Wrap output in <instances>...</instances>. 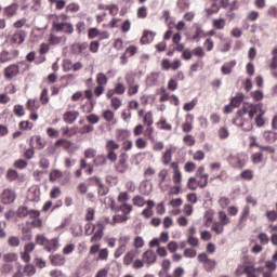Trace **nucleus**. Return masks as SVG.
<instances>
[{"instance_id": "nucleus-1", "label": "nucleus", "mask_w": 277, "mask_h": 277, "mask_svg": "<svg viewBox=\"0 0 277 277\" xmlns=\"http://www.w3.org/2000/svg\"><path fill=\"white\" fill-rule=\"evenodd\" d=\"M261 109H263V103L252 104L250 102H245L242 108L237 111V118H241V120H243V116L248 114L252 121L254 116H256Z\"/></svg>"}, {"instance_id": "nucleus-2", "label": "nucleus", "mask_w": 277, "mask_h": 277, "mask_svg": "<svg viewBox=\"0 0 277 277\" xmlns=\"http://www.w3.org/2000/svg\"><path fill=\"white\" fill-rule=\"evenodd\" d=\"M120 148V144H118L114 140H108L105 145V150L107 153V159L108 161H111V163H116L118 161V154H116V150Z\"/></svg>"}, {"instance_id": "nucleus-3", "label": "nucleus", "mask_w": 277, "mask_h": 277, "mask_svg": "<svg viewBox=\"0 0 277 277\" xmlns=\"http://www.w3.org/2000/svg\"><path fill=\"white\" fill-rule=\"evenodd\" d=\"M115 170L118 174H126L129 172V154L121 153L118 157V161L115 163Z\"/></svg>"}, {"instance_id": "nucleus-4", "label": "nucleus", "mask_w": 277, "mask_h": 277, "mask_svg": "<svg viewBox=\"0 0 277 277\" xmlns=\"http://www.w3.org/2000/svg\"><path fill=\"white\" fill-rule=\"evenodd\" d=\"M232 124H235L236 127H240L242 131H252L254 129V124L252 123V119H246L242 116V119L237 117L236 113V118L233 119Z\"/></svg>"}, {"instance_id": "nucleus-5", "label": "nucleus", "mask_w": 277, "mask_h": 277, "mask_svg": "<svg viewBox=\"0 0 277 277\" xmlns=\"http://www.w3.org/2000/svg\"><path fill=\"white\" fill-rule=\"evenodd\" d=\"M16 57H18V50L16 49L3 50L0 53L1 64H5L6 62H12V60H16Z\"/></svg>"}, {"instance_id": "nucleus-6", "label": "nucleus", "mask_w": 277, "mask_h": 277, "mask_svg": "<svg viewBox=\"0 0 277 277\" xmlns=\"http://www.w3.org/2000/svg\"><path fill=\"white\" fill-rule=\"evenodd\" d=\"M16 200V193L12 189H4L1 195L2 205H12Z\"/></svg>"}, {"instance_id": "nucleus-7", "label": "nucleus", "mask_w": 277, "mask_h": 277, "mask_svg": "<svg viewBox=\"0 0 277 277\" xmlns=\"http://www.w3.org/2000/svg\"><path fill=\"white\" fill-rule=\"evenodd\" d=\"M53 28L55 31H64V34H74L75 27L70 23H54Z\"/></svg>"}, {"instance_id": "nucleus-8", "label": "nucleus", "mask_w": 277, "mask_h": 277, "mask_svg": "<svg viewBox=\"0 0 277 277\" xmlns=\"http://www.w3.org/2000/svg\"><path fill=\"white\" fill-rule=\"evenodd\" d=\"M28 217L30 220H34L31 224L32 226H35V228H40V226H42V220H40V211L28 210Z\"/></svg>"}, {"instance_id": "nucleus-9", "label": "nucleus", "mask_w": 277, "mask_h": 277, "mask_svg": "<svg viewBox=\"0 0 277 277\" xmlns=\"http://www.w3.org/2000/svg\"><path fill=\"white\" fill-rule=\"evenodd\" d=\"M158 179H159V187L161 192H168V189H170V185L166 184V179H168V170L162 169L158 173Z\"/></svg>"}, {"instance_id": "nucleus-10", "label": "nucleus", "mask_w": 277, "mask_h": 277, "mask_svg": "<svg viewBox=\"0 0 277 277\" xmlns=\"http://www.w3.org/2000/svg\"><path fill=\"white\" fill-rule=\"evenodd\" d=\"M27 38V32L25 30H17L11 38L13 44H23Z\"/></svg>"}, {"instance_id": "nucleus-11", "label": "nucleus", "mask_w": 277, "mask_h": 277, "mask_svg": "<svg viewBox=\"0 0 277 277\" xmlns=\"http://www.w3.org/2000/svg\"><path fill=\"white\" fill-rule=\"evenodd\" d=\"M143 261L148 265H153L157 262V253L153 250H147L143 253Z\"/></svg>"}, {"instance_id": "nucleus-12", "label": "nucleus", "mask_w": 277, "mask_h": 277, "mask_svg": "<svg viewBox=\"0 0 277 277\" xmlns=\"http://www.w3.org/2000/svg\"><path fill=\"white\" fill-rule=\"evenodd\" d=\"M77 118H79V111H75V110L66 111L63 116V120L67 124H72V122H75Z\"/></svg>"}, {"instance_id": "nucleus-13", "label": "nucleus", "mask_w": 277, "mask_h": 277, "mask_svg": "<svg viewBox=\"0 0 277 277\" xmlns=\"http://www.w3.org/2000/svg\"><path fill=\"white\" fill-rule=\"evenodd\" d=\"M18 72H19L18 65H10L9 67H6L4 69V75H5L6 79H12V78L16 77V75H18Z\"/></svg>"}, {"instance_id": "nucleus-14", "label": "nucleus", "mask_w": 277, "mask_h": 277, "mask_svg": "<svg viewBox=\"0 0 277 277\" xmlns=\"http://www.w3.org/2000/svg\"><path fill=\"white\" fill-rule=\"evenodd\" d=\"M237 66V61H230L223 64L221 67L222 75H230L233 72V68Z\"/></svg>"}, {"instance_id": "nucleus-15", "label": "nucleus", "mask_w": 277, "mask_h": 277, "mask_svg": "<svg viewBox=\"0 0 277 277\" xmlns=\"http://www.w3.org/2000/svg\"><path fill=\"white\" fill-rule=\"evenodd\" d=\"M57 248H60V240L54 238L45 242L44 250H47V252H56Z\"/></svg>"}, {"instance_id": "nucleus-16", "label": "nucleus", "mask_w": 277, "mask_h": 277, "mask_svg": "<svg viewBox=\"0 0 277 277\" xmlns=\"http://www.w3.org/2000/svg\"><path fill=\"white\" fill-rule=\"evenodd\" d=\"M66 36L58 37L54 34H51L49 37V44L50 47H55L57 44H62V42H66Z\"/></svg>"}, {"instance_id": "nucleus-17", "label": "nucleus", "mask_w": 277, "mask_h": 277, "mask_svg": "<svg viewBox=\"0 0 277 277\" xmlns=\"http://www.w3.org/2000/svg\"><path fill=\"white\" fill-rule=\"evenodd\" d=\"M247 161H248V158L246 156L243 158L236 156L232 158V166L234 168L241 169L246 167Z\"/></svg>"}, {"instance_id": "nucleus-18", "label": "nucleus", "mask_w": 277, "mask_h": 277, "mask_svg": "<svg viewBox=\"0 0 277 277\" xmlns=\"http://www.w3.org/2000/svg\"><path fill=\"white\" fill-rule=\"evenodd\" d=\"M155 32L150 30H145L141 38V44H150V42L155 40Z\"/></svg>"}, {"instance_id": "nucleus-19", "label": "nucleus", "mask_w": 277, "mask_h": 277, "mask_svg": "<svg viewBox=\"0 0 277 277\" xmlns=\"http://www.w3.org/2000/svg\"><path fill=\"white\" fill-rule=\"evenodd\" d=\"M17 11H18V3H12L9 6L4 8V14L9 18H12V16H15Z\"/></svg>"}, {"instance_id": "nucleus-20", "label": "nucleus", "mask_w": 277, "mask_h": 277, "mask_svg": "<svg viewBox=\"0 0 277 277\" xmlns=\"http://www.w3.org/2000/svg\"><path fill=\"white\" fill-rule=\"evenodd\" d=\"M263 137L269 144H274V142L277 140V133L275 131H265L263 133Z\"/></svg>"}, {"instance_id": "nucleus-21", "label": "nucleus", "mask_w": 277, "mask_h": 277, "mask_svg": "<svg viewBox=\"0 0 277 277\" xmlns=\"http://www.w3.org/2000/svg\"><path fill=\"white\" fill-rule=\"evenodd\" d=\"M107 155H97L94 160L93 163L94 166H97V168L106 166L107 164Z\"/></svg>"}, {"instance_id": "nucleus-22", "label": "nucleus", "mask_w": 277, "mask_h": 277, "mask_svg": "<svg viewBox=\"0 0 277 277\" xmlns=\"http://www.w3.org/2000/svg\"><path fill=\"white\" fill-rule=\"evenodd\" d=\"M135 254H136L135 250L129 251L123 258V264L131 265V263H133V259H135Z\"/></svg>"}, {"instance_id": "nucleus-23", "label": "nucleus", "mask_w": 277, "mask_h": 277, "mask_svg": "<svg viewBox=\"0 0 277 277\" xmlns=\"http://www.w3.org/2000/svg\"><path fill=\"white\" fill-rule=\"evenodd\" d=\"M130 135L131 133L128 130H118L116 137L118 142H124V140H127Z\"/></svg>"}, {"instance_id": "nucleus-24", "label": "nucleus", "mask_w": 277, "mask_h": 277, "mask_svg": "<svg viewBox=\"0 0 277 277\" xmlns=\"http://www.w3.org/2000/svg\"><path fill=\"white\" fill-rule=\"evenodd\" d=\"M51 263L52 265H56V266L64 265L65 263L64 255L55 254L51 256Z\"/></svg>"}, {"instance_id": "nucleus-25", "label": "nucleus", "mask_w": 277, "mask_h": 277, "mask_svg": "<svg viewBox=\"0 0 277 277\" xmlns=\"http://www.w3.org/2000/svg\"><path fill=\"white\" fill-rule=\"evenodd\" d=\"M28 200H30V202H38L40 200V190H30L28 193Z\"/></svg>"}, {"instance_id": "nucleus-26", "label": "nucleus", "mask_w": 277, "mask_h": 277, "mask_svg": "<svg viewBox=\"0 0 277 277\" xmlns=\"http://www.w3.org/2000/svg\"><path fill=\"white\" fill-rule=\"evenodd\" d=\"M23 272L28 277L36 276V266L31 265V264H27V265L24 266Z\"/></svg>"}, {"instance_id": "nucleus-27", "label": "nucleus", "mask_w": 277, "mask_h": 277, "mask_svg": "<svg viewBox=\"0 0 277 277\" xmlns=\"http://www.w3.org/2000/svg\"><path fill=\"white\" fill-rule=\"evenodd\" d=\"M196 105H198V98L195 97L193 98L190 102L185 103L183 106L184 111H192V109H194V107H196Z\"/></svg>"}, {"instance_id": "nucleus-28", "label": "nucleus", "mask_w": 277, "mask_h": 277, "mask_svg": "<svg viewBox=\"0 0 277 277\" xmlns=\"http://www.w3.org/2000/svg\"><path fill=\"white\" fill-rule=\"evenodd\" d=\"M31 142H34V136H31L30 138V148L26 149V151L24 153V157L26 159H34V155H36V151L34 150V145L31 144Z\"/></svg>"}, {"instance_id": "nucleus-29", "label": "nucleus", "mask_w": 277, "mask_h": 277, "mask_svg": "<svg viewBox=\"0 0 277 277\" xmlns=\"http://www.w3.org/2000/svg\"><path fill=\"white\" fill-rule=\"evenodd\" d=\"M215 265H217V262L215 260L210 259L208 262L203 264V267L206 272L211 273L213 272V269H215Z\"/></svg>"}, {"instance_id": "nucleus-30", "label": "nucleus", "mask_w": 277, "mask_h": 277, "mask_svg": "<svg viewBox=\"0 0 277 277\" xmlns=\"http://www.w3.org/2000/svg\"><path fill=\"white\" fill-rule=\"evenodd\" d=\"M170 161H172V149H167L162 155V163H164V166H169Z\"/></svg>"}, {"instance_id": "nucleus-31", "label": "nucleus", "mask_w": 277, "mask_h": 277, "mask_svg": "<svg viewBox=\"0 0 277 277\" xmlns=\"http://www.w3.org/2000/svg\"><path fill=\"white\" fill-rule=\"evenodd\" d=\"M243 274H246L247 277H259V276H256V273L254 272V265L245 266Z\"/></svg>"}, {"instance_id": "nucleus-32", "label": "nucleus", "mask_w": 277, "mask_h": 277, "mask_svg": "<svg viewBox=\"0 0 277 277\" xmlns=\"http://www.w3.org/2000/svg\"><path fill=\"white\" fill-rule=\"evenodd\" d=\"M147 81L149 85H157L159 83V74L158 72H153L150 76H148Z\"/></svg>"}, {"instance_id": "nucleus-33", "label": "nucleus", "mask_w": 277, "mask_h": 277, "mask_svg": "<svg viewBox=\"0 0 277 277\" xmlns=\"http://www.w3.org/2000/svg\"><path fill=\"white\" fill-rule=\"evenodd\" d=\"M219 220H220L219 224H222L223 226L230 224V219H228L225 212H222V211L219 212Z\"/></svg>"}, {"instance_id": "nucleus-34", "label": "nucleus", "mask_w": 277, "mask_h": 277, "mask_svg": "<svg viewBox=\"0 0 277 277\" xmlns=\"http://www.w3.org/2000/svg\"><path fill=\"white\" fill-rule=\"evenodd\" d=\"M107 76L103 72H100L97 74L96 76V82H97V85H107Z\"/></svg>"}, {"instance_id": "nucleus-35", "label": "nucleus", "mask_w": 277, "mask_h": 277, "mask_svg": "<svg viewBox=\"0 0 277 277\" xmlns=\"http://www.w3.org/2000/svg\"><path fill=\"white\" fill-rule=\"evenodd\" d=\"M243 103V95H236L230 100V105L233 107H239Z\"/></svg>"}, {"instance_id": "nucleus-36", "label": "nucleus", "mask_w": 277, "mask_h": 277, "mask_svg": "<svg viewBox=\"0 0 277 277\" xmlns=\"http://www.w3.org/2000/svg\"><path fill=\"white\" fill-rule=\"evenodd\" d=\"M214 29H224L226 27V21L224 18L213 19Z\"/></svg>"}, {"instance_id": "nucleus-37", "label": "nucleus", "mask_w": 277, "mask_h": 277, "mask_svg": "<svg viewBox=\"0 0 277 277\" xmlns=\"http://www.w3.org/2000/svg\"><path fill=\"white\" fill-rule=\"evenodd\" d=\"M35 140H36L38 150H42V148H44V146H47V141L44 138H42V136L36 135Z\"/></svg>"}, {"instance_id": "nucleus-38", "label": "nucleus", "mask_w": 277, "mask_h": 277, "mask_svg": "<svg viewBox=\"0 0 277 277\" xmlns=\"http://www.w3.org/2000/svg\"><path fill=\"white\" fill-rule=\"evenodd\" d=\"M132 202L135 207H144V205H146V200L144 199V197L137 195L132 199Z\"/></svg>"}, {"instance_id": "nucleus-39", "label": "nucleus", "mask_w": 277, "mask_h": 277, "mask_svg": "<svg viewBox=\"0 0 277 277\" xmlns=\"http://www.w3.org/2000/svg\"><path fill=\"white\" fill-rule=\"evenodd\" d=\"M119 211H121V213H123V215H129V213H131V211H133V206H131L129 203H123L119 207Z\"/></svg>"}, {"instance_id": "nucleus-40", "label": "nucleus", "mask_w": 277, "mask_h": 277, "mask_svg": "<svg viewBox=\"0 0 277 277\" xmlns=\"http://www.w3.org/2000/svg\"><path fill=\"white\" fill-rule=\"evenodd\" d=\"M224 226L222 223L215 222L212 224V230L216 233V235H222L224 233Z\"/></svg>"}, {"instance_id": "nucleus-41", "label": "nucleus", "mask_w": 277, "mask_h": 277, "mask_svg": "<svg viewBox=\"0 0 277 277\" xmlns=\"http://www.w3.org/2000/svg\"><path fill=\"white\" fill-rule=\"evenodd\" d=\"M3 261H5L6 263H12L14 261L18 260V254L16 253H6L3 255Z\"/></svg>"}, {"instance_id": "nucleus-42", "label": "nucleus", "mask_w": 277, "mask_h": 277, "mask_svg": "<svg viewBox=\"0 0 277 277\" xmlns=\"http://www.w3.org/2000/svg\"><path fill=\"white\" fill-rule=\"evenodd\" d=\"M103 239V229H97L91 238V243H96Z\"/></svg>"}, {"instance_id": "nucleus-43", "label": "nucleus", "mask_w": 277, "mask_h": 277, "mask_svg": "<svg viewBox=\"0 0 277 277\" xmlns=\"http://www.w3.org/2000/svg\"><path fill=\"white\" fill-rule=\"evenodd\" d=\"M198 181H196V177H189L187 182L188 189H192V192H196L198 189Z\"/></svg>"}, {"instance_id": "nucleus-44", "label": "nucleus", "mask_w": 277, "mask_h": 277, "mask_svg": "<svg viewBox=\"0 0 277 277\" xmlns=\"http://www.w3.org/2000/svg\"><path fill=\"white\" fill-rule=\"evenodd\" d=\"M128 87V96H134V94L140 92V84H130Z\"/></svg>"}, {"instance_id": "nucleus-45", "label": "nucleus", "mask_w": 277, "mask_h": 277, "mask_svg": "<svg viewBox=\"0 0 277 277\" xmlns=\"http://www.w3.org/2000/svg\"><path fill=\"white\" fill-rule=\"evenodd\" d=\"M177 8L181 12H185V10H189V1L187 0H179Z\"/></svg>"}, {"instance_id": "nucleus-46", "label": "nucleus", "mask_w": 277, "mask_h": 277, "mask_svg": "<svg viewBox=\"0 0 277 277\" xmlns=\"http://www.w3.org/2000/svg\"><path fill=\"white\" fill-rule=\"evenodd\" d=\"M40 101L42 105H47L49 103V89L42 90Z\"/></svg>"}, {"instance_id": "nucleus-47", "label": "nucleus", "mask_w": 277, "mask_h": 277, "mask_svg": "<svg viewBox=\"0 0 277 277\" xmlns=\"http://www.w3.org/2000/svg\"><path fill=\"white\" fill-rule=\"evenodd\" d=\"M196 254H197L196 249L187 248L184 250V256L186 259H194V258H196Z\"/></svg>"}, {"instance_id": "nucleus-48", "label": "nucleus", "mask_w": 277, "mask_h": 277, "mask_svg": "<svg viewBox=\"0 0 277 277\" xmlns=\"http://www.w3.org/2000/svg\"><path fill=\"white\" fill-rule=\"evenodd\" d=\"M127 92V87H124V83L118 82L115 87V94H124Z\"/></svg>"}, {"instance_id": "nucleus-49", "label": "nucleus", "mask_w": 277, "mask_h": 277, "mask_svg": "<svg viewBox=\"0 0 277 277\" xmlns=\"http://www.w3.org/2000/svg\"><path fill=\"white\" fill-rule=\"evenodd\" d=\"M28 214H29V210L27 209V207L22 206L17 209L18 217H27Z\"/></svg>"}, {"instance_id": "nucleus-50", "label": "nucleus", "mask_w": 277, "mask_h": 277, "mask_svg": "<svg viewBox=\"0 0 277 277\" xmlns=\"http://www.w3.org/2000/svg\"><path fill=\"white\" fill-rule=\"evenodd\" d=\"M87 120L89 124H98V121L101 120V118L97 115L91 114L87 116Z\"/></svg>"}, {"instance_id": "nucleus-51", "label": "nucleus", "mask_w": 277, "mask_h": 277, "mask_svg": "<svg viewBox=\"0 0 277 277\" xmlns=\"http://www.w3.org/2000/svg\"><path fill=\"white\" fill-rule=\"evenodd\" d=\"M6 179H9V181H16V179H18V172L14 169H10L6 172Z\"/></svg>"}, {"instance_id": "nucleus-52", "label": "nucleus", "mask_w": 277, "mask_h": 277, "mask_svg": "<svg viewBox=\"0 0 277 277\" xmlns=\"http://www.w3.org/2000/svg\"><path fill=\"white\" fill-rule=\"evenodd\" d=\"M14 114H15V116H18L19 118H23V116H25V108L23 107V105H15Z\"/></svg>"}, {"instance_id": "nucleus-53", "label": "nucleus", "mask_w": 277, "mask_h": 277, "mask_svg": "<svg viewBox=\"0 0 277 277\" xmlns=\"http://www.w3.org/2000/svg\"><path fill=\"white\" fill-rule=\"evenodd\" d=\"M97 187L100 196H107L109 194V188L103 182Z\"/></svg>"}, {"instance_id": "nucleus-54", "label": "nucleus", "mask_w": 277, "mask_h": 277, "mask_svg": "<svg viewBox=\"0 0 277 277\" xmlns=\"http://www.w3.org/2000/svg\"><path fill=\"white\" fill-rule=\"evenodd\" d=\"M131 241V236L126 235V236H120L119 237V246L127 248V243Z\"/></svg>"}, {"instance_id": "nucleus-55", "label": "nucleus", "mask_w": 277, "mask_h": 277, "mask_svg": "<svg viewBox=\"0 0 277 277\" xmlns=\"http://www.w3.org/2000/svg\"><path fill=\"white\" fill-rule=\"evenodd\" d=\"M230 133L228 132V129L223 127L219 130V137L220 140H226Z\"/></svg>"}, {"instance_id": "nucleus-56", "label": "nucleus", "mask_w": 277, "mask_h": 277, "mask_svg": "<svg viewBox=\"0 0 277 277\" xmlns=\"http://www.w3.org/2000/svg\"><path fill=\"white\" fill-rule=\"evenodd\" d=\"M258 239H260V242L263 246H267L269 243V236H267L265 233L259 234Z\"/></svg>"}, {"instance_id": "nucleus-57", "label": "nucleus", "mask_w": 277, "mask_h": 277, "mask_svg": "<svg viewBox=\"0 0 277 277\" xmlns=\"http://www.w3.org/2000/svg\"><path fill=\"white\" fill-rule=\"evenodd\" d=\"M144 123L147 124V127H153V113L148 111L144 116Z\"/></svg>"}, {"instance_id": "nucleus-58", "label": "nucleus", "mask_w": 277, "mask_h": 277, "mask_svg": "<svg viewBox=\"0 0 277 277\" xmlns=\"http://www.w3.org/2000/svg\"><path fill=\"white\" fill-rule=\"evenodd\" d=\"M84 157L85 159H94V157H96V149L88 148L84 150Z\"/></svg>"}, {"instance_id": "nucleus-59", "label": "nucleus", "mask_w": 277, "mask_h": 277, "mask_svg": "<svg viewBox=\"0 0 277 277\" xmlns=\"http://www.w3.org/2000/svg\"><path fill=\"white\" fill-rule=\"evenodd\" d=\"M15 168H17V170H25V168H27V160L24 159H19L16 160L14 162Z\"/></svg>"}, {"instance_id": "nucleus-60", "label": "nucleus", "mask_w": 277, "mask_h": 277, "mask_svg": "<svg viewBox=\"0 0 277 277\" xmlns=\"http://www.w3.org/2000/svg\"><path fill=\"white\" fill-rule=\"evenodd\" d=\"M176 88H179V82L176 81V78L170 79L168 83V90H171V92H174Z\"/></svg>"}, {"instance_id": "nucleus-61", "label": "nucleus", "mask_w": 277, "mask_h": 277, "mask_svg": "<svg viewBox=\"0 0 277 277\" xmlns=\"http://www.w3.org/2000/svg\"><path fill=\"white\" fill-rule=\"evenodd\" d=\"M134 248H144V238L142 236H136L134 239Z\"/></svg>"}, {"instance_id": "nucleus-62", "label": "nucleus", "mask_w": 277, "mask_h": 277, "mask_svg": "<svg viewBox=\"0 0 277 277\" xmlns=\"http://www.w3.org/2000/svg\"><path fill=\"white\" fill-rule=\"evenodd\" d=\"M103 118L106 120V122H111V120H114V111H111L110 109L105 110L103 113Z\"/></svg>"}, {"instance_id": "nucleus-63", "label": "nucleus", "mask_w": 277, "mask_h": 277, "mask_svg": "<svg viewBox=\"0 0 277 277\" xmlns=\"http://www.w3.org/2000/svg\"><path fill=\"white\" fill-rule=\"evenodd\" d=\"M187 243L193 248H198L199 240L195 236H188Z\"/></svg>"}, {"instance_id": "nucleus-64", "label": "nucleus", "mask_w": 277, "mask_h": 277, "mask_svg": "<svg viewBox=\"0 0 277 277\" xmlns=\"http://www.w3.org/2000/svg\"><path fill=\"white\" fill-rule=\"evenodd\" d=\"M50 277H66V275L60 269H53L50 272Z\"/></svg>"}]
</instances>
